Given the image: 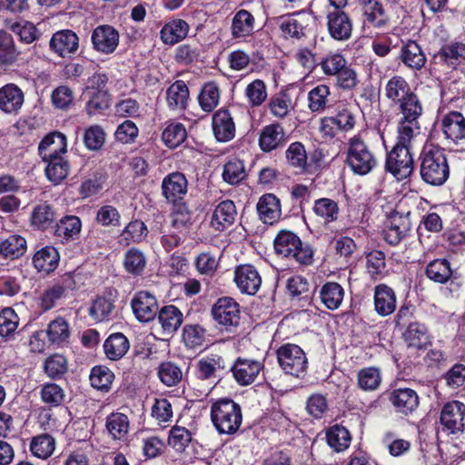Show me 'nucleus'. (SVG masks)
<instances>
[{
	"instance_id": "nucleus-48",
	"label": "nucleus",
	"mask_w": 465,
	"mask_h": 465,
	"mask_svg": "<svg viewBox=\"0 0 465 465\" xmlns=\"http://www.w3.org/2000/svg\"><path fill=\"white\" fill-rule=\"evenodd\" d=\"M104 352L110 361H119L124 357L130 349L128 338L122 332L110 334L104 342Z\"/></svg>"
},
{
	"instance_id": "nucleus-13",
	"label": "nucleus",
	"mask_w": 465,
	"mask_h": 465,
	"mask_svg": "<svg viewBox=\"0 0 465 465\" xmlns=\"http://www.w3.org/2000/svg\"><path fill=\"white\" fill-rule=\"evenodd\" d=\"M356 124L354 114L346 104H339L332 116L321 119L320 131L323 137L334 138L340 132L351 131Z\"/></svg>"
},
{
	"instance_id": "nucleus-3",
	"label": "nucleus",
	"mask_w": 465,
	"mask_h": 465,
	"mask_svg": "<svg viewBox=\"0 0 465 465\" xmlns=\"http://www.w3.org/2000/svg\"><path fill=\"white\" fill-rule=\"evenodd\" d=\"M419 173L421 181L430 186L440 187L450 176V167L445 149L439 145H425L420 153Z\"/></svg>"
},
{
	"instance_id": "nucleus-40",
	"label": "nucleus",
	"mask_w": 465,
	"mask_h": 465,
	"mask_svg": "<svg viewBox=\"0 0 465 465\" xmlns=\"http://www.w3.org/2000/svg\"><path fill=\"white\" fill-rule=\"evenodd\" d=\"M189 30L190 25L185 20L172 19L162 27L160 38L163 44L174 45L187 37Z\"/></svg>"
},
{
	"instance_id": "nucleus-5",
	"label": "nucleus",
	"mask_w": 465,
	"mask_h": 465,
	"mask_svg": "<svg viewBox=\"0 0 465 465\" xmlns=\"http://www.w3.org/2000/svg\"><path fill=\"white\" fill-rule=\"evenodd\" d=\"M273 248L277 255L294 261L301 266H310L314 262L312 246L303 242L292 231L280 230L273 240Z\"/></svg>"
},
{
	"instance_id": "nucleus-55",
	"label": "nucleus",
	"mask_w": 465,
	"mask_h": 465,
	"mask_svg": "<svg viewBox=\"0 0 465 465\" xmlns=\"http://www.w3.org/2000/svg\"><path fill=\"white\" fill-rule=\"evenodd\" d=\"M114 371L105 365H95L91 369L89 381L91 386L102 392H109L114 381Z\"/></svg>"
},
{
	"instance_id": "nucleus-18",
	"label": "nucleus",
	"mask_w": 465,
	"mask_h": 465,
	"mask_svg": "<svg viewBox=\"0 0 465 465\" xmlns=\"http://www.w3.org/2000/svg\"><path fill=\"white\" fill-rule=\"evenodd\" d=\"M119 42L118 30L110 25H97L91 35L93 49L102 54H113L118 47Z\"/></svg>"
},
{
	"instance_id": "nucleus-31",
	"label": "nucleus",
	"mask_w": 465,
	"mask_h": 465,
	"mask_svg": "<svg viewBox=\"0 0 465 465\" xmlns=\"http://www.w3.org/2000/svg\"><path fill=\"white\" fill-rule=\"evenodd\" d=\"M259 219L264 223L273 225L281 219L280 199L273 193H265L259 198L256 205Z\"/></svg>"
},
{
	"instance_id": "nucleus-46",
	"label": "nucleus",
	"mask_w": 465,
	"mask_h": 465,
	"mask_svg": "<svg viewBox=\"0 0 465 465\" xmlns=\"http://www.w3.org/2000/svg\"><path fill=\"white\" fill-rule=\"evenodd\" d=\"M163 332L165 334L174 333L183 322V314L175 305H164L159 309L156 315Z\"/></svg>"
},
{
	"instance_id": "nucleus-11",
	"label": "nucleus",
	"mask_w": 465,
	"mask_h": 465,
	"mask_svg": "<svg viewBox=\"0 0 465 465\" xmlns=\"http://www.w3.org/2000/svg\"><path fill=\"white\" fill-rule=\"evenodd\" d=\"M211 315L222 331L235 332L241 322L239 303L232 297H221L213 305Z\"/></svg>"
},
{
	"instance_id": "nucleus-10",
	"label": "nucleus",
	"mask_w": 465,
	"mask_h": 465,
	"mask_svg": "<svg viewBox=\"0 0 465 465\" xmlns=\"http://www.w3.org/2000/svg\"><path fill=\"white\" fill-rule=\"evenodd\" d=\"M277 361L281 369L288 375L303 378L309 362L304 351L297 344L284 343L276 350Z\"/></svg>"
},
{
	"instance_id": "nucleus-38",
	"label": "nucleus",
	"mask_w": 465,
	"mask_h": 465,
	"mask_svg": "<svg viewBox=\"0 0 465 465\" xmlns=\"http://www.w3.org/2000/svg\"><path fill=\"white\" fill-rule=\"evenodd\" d=\"M166 103L171 111L184 112L190 102V91L183 80L174 81L166 90Z\"/></svg>"
},
{
	"instance_id": "nucleus-35",
	"label": "nucleus",
	"mask_w": 465,
	"mask_h": 465,
	"mask_svg": "<svg viewBox=\"0 0 465 465\" xmlns=\"http://www.w3.org/2000/svg\"><path fill=\"white\" fill-rule=\"evenodd\" d=\"M455 270L447 258H436L427 263L424 274L431 282L439 284H446L455 279Z\"/></svg>"
},
{
	"instance_id": "nucleus-1",
	"label": "nucleus",
	"mask_w": 465,
	"mask_h": 465,
	"mask_svg": "<svg viewBox=\"0 0 465 465\" xmlns=\"http://www.w3.org/2000/svg\"><path fill=\"white\" fill-rule=\"evenodd\" d=\"M385 97L395 106L401 114L398 126H418L423 113L422 103L411 88L410 83L402 76L395 74L384 86Z\"/></svg>"
},
{
	"instance_id": "nucleus-12",
	"label": "nucleus",
	"mask_w": 465,
	"mask_h": 465,
	"mask_svg": "<svg viewBox=\"0 0 465 465\" xmlns=\"http://www.w3.org/2000/svg\"><path fill=\"white\" fill-rule=\"evenodd\" d=\"M229 362L218 353H209L199 359L195 365V376L200 381L217 384L230 373Z\"/></svg>"
},
{
	"instance_id": "nucleus-37",
	"label": "nucleus",
	"mask_w": 465,
	"mask_h": 465,
	"mask_svg": "<svg viewBox=\"0 0 465 465\" xmlns=\"http://www.w3.org/2000/svg\"><path fill=\"white\" fill-rule=\"evenodd\" d=\"M45 332L49 344L54 348H63L70 342L71 329L64 317L58 316L51 321Z\"/></svg>"
},
{
	"instance_id": "nucleus-14",
	"label": "nucleus",
	"mask_w": 465,
	"mask_h": 465,
	"mask_svg": "<svg viewBox=\"0 0 465 465\" xmlns=\"http://www.w3.org/2000/svg\"><path fill=\"white\" fill-rule=\"evenodd\" d=\"M385 395L395 413L401 417L411 416L419 409L420 397L417 391L411 388H394L386 391Z\"/></svg>"
},
{
	"instance_id": "nucleus-28",
	"label": "nucleus",
	"mask_w": 465,
	"mask_h": 465,
	"mask_svg": "<svg viewBox=\"0 0 465 465\" xmlns=\"http://www.w3.org/2000/svg\"><path fill=\"white\" fill-rule=\"evenodd\" d=\"M398 59L412 72H420L427 63V56L415 40L402 42Z\"/></svg>"
},
{
	"instance_id": "nucleus-45",
	"label": "nucleus",
	"mask_w": 465,
	"mask_h": 465,
	"mask_svg": "<svg viewBox=\"0 0 465 465\" xmlns=\"http://www.w3.org/2000/svg\"><path fill=\"white\" fill-rule=\"evenodd\" d=\"M237 211L232 200L222 201L215 208L211 225L217 231H223L231 226L236 218Z\"/></svg>"
},
{
	"instance_id": "nucleus-22",
	"label": "nucleus",
	"mask_w": 465,
	"mask_h": 465,
	"mask_svg": "<svg viewBox=\"0 0 465 465\" xmlns=\"http://www.w3.org/2000/svg\"><path fill=\"white\" fill-rule=\"evenodd\" d=\"M49 48L62 58H71L79 49V37L73 30H59L52 35Z\"/></svg>"
},
{
	"instance_id": "nucleus-41",
	"label": "nucleus",
	"mask_w": 465,
	"mask_h": 465,
	"mask_svg": "<svg viewBox=\"0 0 465 465\" xmlns=\"http://www.w3.org/2000/svg\"><path fill=\"white\" fill-rule=\"evenodd\" d=\"M115 300L109 296L98 295L88 308V315L95 322H107L114 319Z\"/></svg>"
},
{
	"instance_id": "nucleus-4",
	"label": "nucleus",
	"mask_w": 465,
	"mask_h": 465,
	"mask_svg": "<svg viewBox=\"0 0 465 465\" xmlns=\"http://www.w3.org/2000/svg\"><path fill=\"white\" fill-rule=\"evenodd\" d=\"M210 418L218 434L231 436L238 432L242 426V410L232 398H219L211 403Z\"/></svg>"
},
{
	"instance_id": "nucleus-57",
	"label": "nucleus",
	"mask_w": 465,
	"mask_h": 465,
	"mask_svg": "<svg viewBox=\"0 0 465 465\" xmlns=\"http://www.w3.org/2000/svg\"><path fill=\"white\" fill-rule=\"evenodd\" d=\"M328 445L336 452H341L349 448L351 436L350 431L341 424L330 427L326 432Z\"/></svg>"
},
{
	"instance_id": "nucleus-20",
	"label": "nucleus",
	"mask_w": 465,
	"mask_h": 465,
	"mask_svg": "<svg viewBox=\"0 0 465 465\" xmlns=\"http://www.w3.org/2000/svg\"><path fill=\"white\" fill-rule=\"evenodd\" d=\"M131 307L140 322L154 320L160 309L156 297L147 291L137 292L131 300Z\"/></svg>"
},
{
	"instance_id": "nucleus-44",
	"label": "nucleus",
	"mask_w": 465,
	"mask_h": 465,
	"mask_svg": "<svg viewBox=\"0 0 465 465\" xmlns=\"http://www.w3.org/2000/svg\"><path fill=\"white\" fill-rule=\"evenodd\" d=\"M38 152L41 158L64 155L67 152L66 136L60 132H52L45 135L39 143Z\"/></svg>"
},
{
	"instance_id": "nucleus-39",
	"label": "nucleus",
	"mask_w": 465,
	"mask_h": 465,
	"mask_svg": "<svg viewBox=\"0 0 465 465\" xmlns=\"http://www.w3.org/2000/svg\"><path fill=\"white\" fill-rule=\"evenodd\" d=\"M285 159L288 165L298 171L299 173H311V164L308 163V154L305 145L299 141L292 142L285 150Z\"/></svg>"
},
{
	"instance_id": "nucleus-30",
	"label": "nucleus",
	"mask_w": 465,
	"mask_h": 465,
	"mask_svg": "<svg viewBox=\"0 0 465 465\" xmlns=\"http://www.w3.org/2000/svg\"><path fill=\"white\" fill-rule=\"evenodd\" d=\"M25 102L23 90L14 83L0 87V111L5 114H16Z\"/></svg>"
},
{
	"instance_id": "nucleus-2",
	"label": "nucleus",
	"mask_w": 465,
	"mask_h": 465,
	"mask_svg": "<svg viewBox=\"0 0 465 465\" xmlns=\"http://www.w3.org/2000/svg\"><path fill=\"white\" fill-rule=\"evenodd\" d=\"M418 126H398L397 141L392 149L387 153L384 169L398 181L410 178L414 173V159L411 153L410 143Z\"/></svg>"
},
{
	"instance_id": "nucleus-58",
	"label": "nucleus",
	"mask_w": 465,
	"mask_h": 465,
	"mask_svg": "<svg viewBox=\"0 0 465 465\" xmlns=\"http://www.w3.org/2000/svg\"><path fill=\"white\" fill-rule=\"evenodd\" d=\"M246 176L245 165L242 160L234 157L224 163L222 177L223 182L228 184L238 185Z\"/></svg>"
},
{
	"instance_id": "nucleus-9",
	"label": "nucleus",
	"mask_w": 465,
	"mask_h": 465,
	"mask_svg": "<svg viewBox=\"0 0 465 465\" xmlns=\"http://www.w3.org/2000/svg\"><path fill=\"white\" fill-rule=\"evenodd\" d=\"M465 432V403L457 400L445 402L437 423V435L450 436Z\"/></svg>"
},
{
	"instance_id": "nucleus-17",
	"label": "nucleus",
	"mask_w": 465,
	"mask_h": 465,
	"mask_svg": "<svg viewBox=\"0 0 465 465\" xmlns=\"http://www.w3.org/2000/svg\"><path fill=\"white\" fill-rule=\"evenodd\" d=\"M82 227L80 217L74 214H65L57 218L51 234L56 242L65 245L80 239Z\"/></svg>"
},
{
	"instance_id": "nucleus-36",
	"label": "nucleus",
	"mask_w": 465,
	"mask_h": 465,
	"mask_svg": "<svg viewBox=\"0 0 465 465\" xmlns=\"http://www.w3.org/2000/svg\"><path fill=\"white\" fill-rule=\"evenodd\" d=\"M402 339L409 348L421 350L431 344L430 335L426 324L414 321L405 327Z\"/></svg>"
},
{
	"instance_id": "nucleus-15",
	"label": "nucleus",
	"mask_w": 465,
	"mask_h": 465,
	"mask_svg": "<svg viewBox=\"0 0 465 465\" xmlns=\"http://www.w3.org/2000/svg\"><path fill=\"white\" fill-rule=\"evenodd\" d=\"M289 134L279 122L262 126L258 133V146L264 153L280 151L289 142Z\"/></svg>"
},
{
	"instance_id": "nucleus-7",
	"label": "nucleus",
	"mask_w": 465,
	"mask_h": 465,
	"mask_svg": "<svg viewBox=\"0 0 465 465\" xmlns=\"http://www.w3.org/2000/svg\"><path fill=\"white\" fill-rule=\"evenodd\" d=\"M276 24L284 39L302 40L312 37L313 44L316 45V35L314 32V20L305 12H293L280 15L276 18Z\"/></svg>"
},
{
	"instance_id": "nucleus-21",
	"label": "nucleus",
	"mask_w": 465,
	"mask_h": 465,
	"mask_svg": "<svg viewBox=\"0 0 465 465\" xmlns=\"http://www.w3.org/2000/svg\"><path fill=\"white\" fill-rule=\"evenodd\" d=\"M162 195L168 203L183 201L188 191V181L184 173L173 172L162 181Z\"/></svg>"
},
{
	"instance_id": "nucleus-16",
	"label": "nucleus",
	"mask_w": 465,
	"mask_h": 465,
	"mask_svg": "<svg viewBox=\"0 0 465 465\" xmlns=\"http://www.w3.org/2000/svg\"><path fill=\"white\" fill-rule=\"evenodd\" d=\"M440 125L448 145L465 147V116L460 112H448L442 116Z\"/></svg>"
},
{
	"instance_id": "nucleus-26",
	"label": "nucleus",
	"mask_w": 465,
	"mask_h": 465,
	"mask_svg": "<svg viewBox=\"0 0 465 465\" xmlns=\"http://www.w3.org/2000/svg\"><path fill=\"white\" fill-rule=\"evenodd\" d=\"M212 129L216 141L219 143H228L235 137V123L227 108L223 107L213 114Z\"/></svg>"
},
{
	"instance_id": "nucleus-64",
	"label": "nucleus",
	"mask_w": 465,
	"mask_h": 465,
	"mask_svg": "<svg viewBox=\"0 0 465 465\" xmlns=\"http://www.w3.org/2000/svg\"><path fill=\"white\" fill-rule=\"evenodd\" d=\"M159 380L166 386H176L183 379L181 367L171 361H163L157 368Z\"/></svg>"
},
{
	"instance_id": "nucleus-34",
	"label": "nucleus",
	"mask_w": 465,
	"mask_h": 465,
	"mask_svg": "<svg viewBox=\"0 0 465 465\" xmlns=\"http://www.w3.org/2000/svg\"><path fill=\"white\" fill-rule=\"evenodd\" d=\"M410 231V223L401 215L391 216L382 231L383 240L391 246H397L406 238Z\"/></svg>"
},
{
	"instance_id": "nucleus-59",
	"label": "nucleus",
	"mask_w": 465,
	"mask_h": 465,
	"mask_svg": "<svg viewBox=\"0 0 465 465\" xmlns=\"http://www.w3.org/2000/svg\"><path fill=\"white\" fill-rule=\"evenodd\" d=\"M312 211L318 217L323 220L324 223L337 221L340 213L338 203L326 197L315 200Z\"/></svg>"
},
{
	"instance_id": "nucleus-23",
	"label": "nucleus",
	"mask_w": 465,
	"mask_h": 465,
	"mask_svg": "<svg viewBox=\"0 0 465 465\" xmlns=\"http://www.w3.org/2000/svg\"><path fill=\"white\" fill-rule=\"evenodd\" d=\"M286 290L292 302L300 307L312 305L316 287L312 288L309 281L302 275H293L287 280Z\"/></svg>"
},
{
	"instance_id": "nucleus-50",
	"label": "nucleus",
	"mask_w": 465,
	"mask_h": 465,
	"mask_svg": "<svg viewBox=\"0 0 465 465\" xmlns=\"http://www.w3.org/2000/svg\"><path fill=\"white\" fill-rule=\"evenodd\" d=\"M344 294L343 287L336 282H326L319 291L321 302L330 311H335L340 308Z\"/></svg>"
},
{
	"instance_id": "nucleus-19",
	"label": "nucleus",
	"mask_w": 465,
	"mask_h": 465,
	"mask_svg": "<svg viewBox=\"0 0 465 465\" xmlns=\"http://www.w3.org/2000/svg\"><path fill=\"white\" fill-rule=\"evenodd\" d=\"M263 367V363L259 361L242 357H238L233 363L229 362L230 373L240 386L253 383Z\"/></svg>"
},
{
	"instance_id": "nucleus-33",
	"label": "nucleus",
	"mask_w": 465,
	"mask_h": 465,
	"mask_svg": "<svg viewBox=\"0 0 465 465\" xmlns=\"http://www.w3.org/2000/svg\"><path fill=\"white\" fill-rule=\"evenodd\" d=\"M32 262L38 272L50 274L59 265L60 253L54 246L45 245L35 252Z\"/></svg>"
},
{
	"instance_id": "nucleus-54",
	"label": "nucleus",
	"mask_w": 465,
	"mask_h": 465,
	"mask_svg": "<svg viewBox=\"0 0 465 465\" xmlns=\"http://www.w3.org/2000/svg\"><path fill=\"white\" fill-rule=\"evenodd\" d=\"M331 95L330 86L327 84H318L308 93V108L313 114H322L330 108L329 96Z\"/></svg>"
},
{
	"instance_id": "nucleus-56",
	"label": "nucleus",
	"mask_w": 465,
	"mask_h": 465,
	"mask_svg": "<svg viewBox=\"0 0 465 465\" xmlns=\"http://www.w3.org/2000/svg\"><path fill=\"white\" fill-rule=\"evenodd\" d=\"M220 88L216 82L205 83L198 94V103L201 109L205 113H211L219 104Z\"/></svg>"
},
{
	"instance_id": "nucleus-53",
	"label": "nucleus",
	"mask_w": 465,
	"mask_h": 465,
	"mask_svg": "<svg viewBox=\"0 0 465 465\" xmlns=\"http://www.w3.org/2000/svg\"><path fill=\"white\" fill-rule=\"evenodd\" d=\"M148 232V228L142 220H132L122 231L119 243L124 246L141 243L146 239Z\"/></svg>"
},
{
	"instance_id": "nucleus-8",
	"label": "nucleus",
	"mask_w": 465,
	"mask_h": 465,
	"mask_svg": "<svg viewBox=\"0 0 465 465\" xmlns=\"http://www.w3.org/2000/svg\"><path fill=\"white\" fill-rule=\"evenodd\" d=\"M434 70L445 74L461 73L465 69V43L452 41L446 43L432 55Z\"/></svg>"
},
{
	"instance_id": "nucleus-25",
	"label": "nucleus",
	"mask_w": 465,
	"mask_h": 465,
	"mask_svg": "<svg viewBox=\"0 0 465 465\" xmlns=\"http://www.w3.org/2000/svg\"><path fill=\"white\" fill-rule=\"evenodd\" d=\"M57 218V209L48 202H41L33 207L29 222L33 229L45 232L53 230Z\"/></svg>"
},
{
	"instance_id": "nucleus-62",
	"label": "nucleus",
	"mask_w": 465,
	"mask_h": 465,
	"mask_svg": "<svg viewBox=\"0 0 465 465\" xmlns=\"http://www.w3.org/2000/svg\"><path fill=\"white\" fill-rule=\"evenodd\" d=\"M26 252V240L18 234L9 235L0 243V253L12 260L17 259Z\"/></svg>"
},
{
	"instance_id": "nucleus-32",
	"label": "nucleus",
	"mask_w": 465,
	"mask_h": 465,
	"mask_svg": "<svg viewBox=\"0 0 465 465\" xmlns=\"http://www.w3.org/2000/svg\"><path fill=\"white\" fill-rule=\"evenodd\" d=\"M365 21L374 28H384L390 24L381 0H359Z\"/></svg>"
},
{
	"instance_id": "nucleus-52",
	"label": "nucleus",
	"mask_w": 465,
	"mask_h": 465,
	"mask_svg": "<svg viewBox=\"0 0 465 465\" xmlns=\"http://www.w3.org/2000/svg\"><path fill=\"white\" fill-rule=\"evenodd\" d=\"M130 420L126 414L112 412L105 420V429L114 440H124L129 432Z\"/></svg>"
},
{
	"instance_id": "nucleus-60",
	"label": "nucleus",
	"mask_w": 465,
	"mask_h": 465,
	"mask_svg": "<svg viewBox=\"0 0 465 465\" xmlns=\"http://www.w3.org/2000/svg\"><path fill=\"white\" fill-rule=\"evenodd\" d=\"M381 381V371L378 367H365L361 369L357 373V385L364 391L377 390Z\"/></svg>"
},
{
	"instance_id": "nucleus-24",
	"label": "nucleus",
	"mask_w": 465,
	"mask_h": 465,
	"mask_svg": "<svg viewBox=\"0 0 465 465\" xmlns=\"http://www.w3.org/2000/svg\"><path fill=\"white\" fill-rule=\"evenodd\" d=\"M234 282L242 293L254 295L261 287L262 277L254 265L245 263L236 266Z\"/></svg>"
},
{
	"instance_id": "nucleus-51",
	"label": "nucleus",
	"mask_w": 465,
	"mask_h": 465,
	"mask_svg": "<svg viewBox=\"0 0 465 465\" xmlns=\"http://www.w3.org/2000/svg\"><path fill=\"white\" fill-rule=\"evenodd\" d=\"M20 52L17 50L11 34L0 30V69L7 70L18 60Z\"/></svg>"
},
{
	"instance_id": "nucleus-49",
	"label": "nucleus",
	"mask_w": 465,
	"mask_h": 465,
	"mask_svg": "<svg viewBox=\"0 0 465 465\" xmlns=\"http://www.w3.org/2000/svg\"><path fill=\"white\" fill-rule=\"evenodd\" d=\"M365 269L372 281L382 280L387 274L386 255L384 252L373 249L365 252Z\"/></svg>"
},
{
	"instance_id": "nucleus-43",
	"label": "nucleus",
	"mask_w": 465,
	"mask_h": 465,
	"mask_svg": "<svg viewBox=\"0 0 465 465\" xmlns=\"http://www.w3.org/2000/svg\"><path fill=\"white\" fill-rule=\"evenodd\" d=\"M255 18L245 9L238 10L231 24V33L233 39L241 40L251 36L254 32Z\"/></svg>"
},
{
	"instance_id": "nucleus-47",
	"label": "nucleus",
	"mask_w": 465,
	"mask_h": 465,
	"mask_svg": "<svg viewBox=\"0 0 465 465\" xmlns=\"http://www.w3.org/2000/svg\"><path fill=\"white\" fill-rule=\"evenodd\" d=\"M46 163L45 173L46 178L54 184H59L69 174L70 163L64 155L52 156L48 154L47 158H42Z\"/></svg>"
},
{
	"instance_id": "nucleus-42",
	"label": "nucleus",
	"mask_w": 465,
	"mask_h": 465,
	"mask_svg": "<svg viewBox=\"0 0 465 465\" xmlns=\"http://www.w3.org/2000/svg\"><path fill=\"white\" fill-rule=\"evenodd\" d=\"M123 267L133 277H140L147 267V256L139 247L133 246L124 253Z\"/></svg>"
},
{
	"instance_id": "nucleus-63",
	"label": "nucleus",
	"mask_w": 465,
	"mask_h": 465,
	"mask_svg": "<svg viewBox=\"0 0 465 465\" xmlns=\"http://www.w3.org/2000/svg\"><path fill=\"white\" fill-rule=\"evenodd\" d=\"M55 449V440L48 433L35 436L30 442V451L37 458L45 460L49 458Z\"/></svg>"
},
{
	"instance_id": "nucleus-6",
	"label": "nucleus",
	"mask_w": 465,
	"mask_h": 465,
	"mask_svg": "<svg viewBox=\"0 0 465 465\" xmlns=\"http://www.w3.org/2000/svg\"><path fill=\"white\" fill-rule=\"evenodd\" d=\"M345 163L354 174L361 176L371 173L378 165L373 152L360 134L349 139Z\"/></svg>"
},
{
	"instance_id": "nucleus-61",
	"label": "nucleus",
	"mask_w": 465,
	"mask_h": 465,
	"mask_svg": "<svg viewBox=\"0 0 465 465\" xmlns=\"http://www.w3.org/2000/svg\"><path fill=\"white\" fill-rule=\"evenodd\" d=\"M43 370L50 379L61 380L68 371V361L64 355L54 353L45 360Z\"/></svg>"
},
{
	"instance_id": "nucleus-29",
	"label": "nucleus",
	"mask_w": 465,
	"mask_h": 465,
	"mask_svg": "<svg viewBox=\"0 0 465 465\" xmlns=\"http://www.w3.org/2000/svg\"><path fill=\"white\" fill-rule=\"evenodd\" d=\"M374 311L381 317L392 314L397 308V298L394 290L385 283L374 287Z\"/></svg>"
},
{
	"instance_id": "nucleus-27",
	"label": "nucleus",
	"mask_w": 465,
	"mask_h": 465,
	"mask_svg": "<svg viewBox=\"0 0 465 465\" xmlns=\"http://www.w3.org/2000/svg\"><path fill=\"white\" fill-rule=\"evenodd\" d=\"M327 30L331 37L336 41H347L351 37L352 21L344 11H328Z\"/></svg>"
}]
</instances>
